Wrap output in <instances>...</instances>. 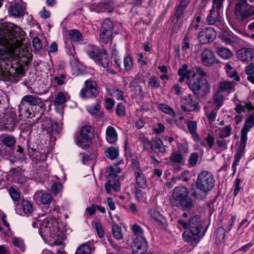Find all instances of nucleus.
Listing matches in <instances>:
<instances>
[{
    "label": "nucleus",
    "mask_w": 254,
    "mask_h": 254,
    "mask_svg": "<svg viewBox=\"0 0 254 254\" xmlns=\"http://www.w3.org/2000/svg\"><path fill=\"white\" fill-rule=\"evenodd\" d=\"M108 173L107 182L105 184V190L107 193H111L113 190L116 192L120 191V183L119 181L118 174L120 173L121 168L119 165L110 166L107 170Z\"/></svg>",
    "instance_id": "4"
},
{
    "label": "nucleus",
    "mask_w": 254,
    "mask_h": 254,
    "mask_svg": "<svg viewBox=\"0 0 254 254\" xmlns=\"http://www.w3.org/2000/svg\"><path fill=\"white\" fill-rule=\"evenodd\" d=\"M124 64L126 71H129L132 69L133 65L132 60L130 56H127L124 58Z\"/></svg>",
    "instance_id": "45"
},
{
    "label": "nucleus",
    "mask_w": 254,
    "mask_h": 254,
    "mask_svg": "<svg viewBox=\"0 0 254 254\" xmlns=\"http://www.w3.org/2000/svg\"><path fill=\"white\" fill-rule=\"evenodd\" d=\"M112 232L114 237L117 240H121L123 237L121 233V228L117 224H114L112 226Z\"/></svg>",
    "instance_id": "46"
},
{
    "label": "nucleus",
    "mask_w": 254,
    "mask_h": 254,
    "mask_svg": "<svg viewBox=\"0 0 254 254\" xmlns=\"http://www.w3.org/2000/svg\"><path fill=\"white\" fill-rule=\"evenodd\" d=\"M187 127L189 131L191 134L192 137L196 142L200 141L199 135L196 133L197 124L195 121H189L187 122Z\"/></svg>",
    "instance_id": "28"
},
{
    "label": "nucleus",
    "mask_w": 254,
    "mask_h": 254,
    "mask_svg": "<svg viewBox=\"0 0 254 254\" xmlns=\"http://www.w3.org/2000/svg\"><path fill=\"white\" fill-rule=\"evenodd\" d=\"M15 144L16 139L13 135H6L2 137L0 145L3 150L11 151L14 150Z\"/></svg>",
    "instance_id": "18"
},
{
    "label": "nucleus",
    "mask_w": 254,
    "mask_h": 254,
    "mask_svg": "<svg viewBox=\"0 0 254 254\" xmlns=\"http://www.w3.org/2000/svg\"><path fill=\"white\" fill-rule=\"evenodd\" d=\"M232 132V127L230 125L225 127H221L219 129L218 132V136L220 138H224L229 136Z\"/></svg>",
    "instance_id": "40"
},
{
    "label": "nucleus",
    "mask_w": 254,
    "mask_h": 254,
    "mask_svg": "<svg viewBox=\"0 0 254 254\" xmlns=\"http://www.w3.org/2000/svg\"><path fill=\"white\" fill-rule=\"evenodd\" d=\"M201 61L205 66H211L215 62L219 63L218 60L215 59L214 53L210 49L208 48L204 49L201 54Z\"/></svg>",
    "instance_id": "13"
},
{
    "label": "nucleus",
    "mask_w": 254,
    "mask_h": 254,
    "mask_svg": "<svg viewBox=\"0 0 254 254\" xmlns=\"http://www.w3.org/2000/svg\"><path fill=\"white\" fill-rule=\"evenodd\" d=\"M51 223L48 219H45L41 223H40V227L39 232L41 236L43 233L48 234L50 232Z\"/></svg>",
    "instance_id": "38"
},
{
    "label": "nucleus",
    "mask_w": 254,
    "mask_h": 254,
    "mask_svg": "<svg viewBox=\"0 0 254 254\" xmlns=\"http://www.w3.org/2000/svg\"><path fill=\"white\" fill-rule=\"evenodd\" d=\"M9 193L11 197L14 201H17L20 198V193L13 187L9 189Z\"/></svg>",
    "instance_id": "60"
},
{
    "label": "nucleus",
    "mask_w": 254,
    "mask_h": 254,
    "mask_svg": "<svg viewBox=\"0 0 254 254\" xmlns=\"http://www.w3.org/2000/svg\"><path fill=\"white\" fill-rule=\"evenodd\" d=\"M219 109H216V108H214V109L210 112L206 111L205 115L209 122H213L215 121L217 113V111Z\"/></svg>",
    "instance_id": "56"
},
{
    "label": "nucleus",
    "mask_w": 254,
    "mask_h": 254,
    "mask_svg": "<svg viewBox=\"0 0 254 254\" xmlns=\"http://www.w3.org/2000/svg\"><path fill=\"white\" fill-rule=\"evenodd\" d=\"M169 159L173 164H183L184 162V157L181 151L179 150L173 152Z\"/></svg>",
    "instance_id": "32"
},
{
    "label": "nucleus",
    "mask_w": 254,
    "mask_h": 254,
    "mask_svg": "<svg viewBox=\"0 0 254 254\" xmlns=\"http://www.w3.org/2000/svg\"><path fill=\"white\" fill-rule=\"evenodd\" d=\"M148 213L154 220V224L160 229H165L167 226V221L165 217L158 211L153 208H150Z\"/></svg>",
    "instance_id": "15"
},
{
    "label": "nucleus",
    "mask_w": 254,
    "mask_h": 254,
    "mask_svg": "<svg viewBox=\"0 0 254 254\" xmlns=\"http://www.w3.org/2000/svg\"><path fill=\"white\" fill-rule=\"evenodd\" d=\"M216 54L224 60H229L233 56L232 52L228 48L220 47H217L216 50Z\"/></svg>",
    "instance_id": "29"
},
{
    "label": "nucleus",
    "mask_w": 254,
    "mask_h": 254,
    "mask_svg": "<svg viewBox=\"0 0 254 254\" xmlns=\"http://www.w3.org/2000/svg\"><path fill=\"white\" fill-rule=\"evenodd\" d=\"M195 75L199 76V77H207L208 76V73L206 71H205L203 68L200 67L199 66L196 67L195 68V72L193 73L192 74V76L194 77Z\"/></svg>",
    "instance_id": "52"
},
{
    "label": "nucleus",
    "mask_w": 254,
    "mask_h": 254,
    "mask_svg": "<svg viewBox=\"0 0 254 254\" xmlns=\"http://www.w3.org/2000/svg\"><path fill=\"white\" fill-rule=\"evenodd\" d=\"M225 232V230L223 227H218L216 231V239L219 241L224 240Z\"/></svg>",
    "instance_id": "55"
},
{
    "label": "nucleus",
    "mask_w": 254,
    "mask_h": 254,
    "mask_svg": "<svg viewBox=\"0 0 254 254\" xmlns=\"http://www.w3.org/2000/svg\"><path fill=\"white\" fill-rule=\"evenodd\" d=\"M102 53L100 55V57L96 59V62L101 64L104 68H106L109 73L115 74L116 72L114 70L109 64V60L107 56L106 51H102Z\"/></svg>",
    "instance_id": "17"
},
{
    "label": "nucleus",
    "mask_w": 254,
    "mask_h": 254,
    "mask_svg": "<svg viewBox=\"0 0 254 254\" xmlns=\"http://www.w3.org/2000/svg\"><path fill=\"white\" fill-rule=\"evenodd\" d=\"M9 12L15 17H21L24 14L25 8L19 3H15L9 7Z\"/></svg>",
    "instance_id": "24"
},
{
    "label": "nucleus",
    "mask_w": 254,
    "mask_h": 254,
    "mask_svg": "<svg viewBox=\"0 0 254 254\" xmlns=\"http://www.w3.org/2000/svg\"><path fill=\"white\" fill-rule=\"evenodd\" d=\"M106 139L108 142L112 144L115 143L118 140V134L116 129L112 127L109 126L106 130Z\"/></svg>",
    "instance_id": "25"
},
{
    "label": "nucleus",
    "mask_w": 254,
    "mask_h": 254,
    "mask_svg": "<svg viewBox=\"0 0 254 254\" xmlns=\"http://www.w3.org/2000/svg\"><path fill=\"white\" fill-rule=\"evenodd\" d=\"M114 24L110 18H106L102 23L101 31L113 32Z\"/></svg>",
    "instance_id": "39"
},
{
    "label": "nucleus",
    "mask_w": 254,
    "mask_h": 254,
    "mask_svg": "<svg viewBox=\"0 0 254 254\" xmlns=\"http://www.w3.org/2000/svg\"><path fill=\"white\" fill-rule=\"evenodd\" d=\"M147 248V242L144 237L139 236L134 239L132 254H144Z\"/></svg>",
    "instance_id": "11"
},
{
    "label": "nucleus",
    "mask_w": 254,
    "mask_h": 254,
    "mask_svg": "<svg viewBox=\"0 0 254 254\" xmlns=\"http://www.w3.org/2000/svg\"><path fill=\"white\" fill-rule=\"evenodd\" d=\"M69 38L71 41L78 42L82 39V35L80 32L76 29H73L68 32Z\"/></svg>",
    "instance_id": "42"
},
{
    "label": "nucleus",
    "mask_w": 254,
    "mask_h": 254,
    "mask_svg": "<svg viewBox=\"0 0 254 254\" xmlns=\"http://www.w3.org/2000/svg\"><path fill=\"white\" fill-rule=\"evenodd\" d=\"M254 126V114L249 116L246 119L241 131V141L247 143V133Z\"/></svg>",
    "instance_id": "16"
},
{
    "label": "nucleus",
    "mask_w": 254,
    "mask_h": 254,
    "mask_svg": "<svg viewBox=\"0 0 254 254\" xmlns=\"http://www.w3.org/2000/svg\"><path fill=\"white\" fill-rule=\"evenodd\" d=\"M132 230L134 234L136 235L135 238H137L138 237H143L142 236V230L141 227L137 225L134 224L132 226Z\"/></svg>",
    "instance_id": "62"
},
{
    "label": "nucleus",
    "mask_w": 254,
    "mask_h": 254,
    "mask_svg": "<svg viewBox=\"0 0 254 254\" xmlns=\"http://www.w3.org/2000/svg\"><path fill=\"white\" fill-rule=\"evenodd\" d=\"M12 244L20 249L21 251L24 250V246L23 241L18 238H14L12 240Z\"/></svg>",
    "instance_id": "57"
},
{
    "label": "nucleus",
    "mask_w": 254,
    "mask_h": 254,
    "mask_svg": "<svg viewBox=\"0 0 254 254\" xmlns=\"http://www.w3.org/2000/svg\"><path fill=\"white\" fill-rule=\"evenodd\" d=\"M94 227L99 237H103L104 236V230L101 224L100 223L96 222L94 223Z\"/></svg>",
    "instance_id": "63"
},
{
    "label": "nucleus",
    "mask_w": 254,
    "mask_h": 254,
    "mask_svg": "<svg viewBox=\"0 0 254 254\" xmlns=\"http://www.w3.org/2000/svg\"><path fill=\"white\" fill-rule=\"evenodd\" d=\"M114 105L115 101L114 99L110 98H108L106 99L105 106L106 110H111L113 108Z\"/></svg>",
    "instance_id": "64"
},
{
    "label": "nucleus",
    "mask_w": 254,
    "mask_h": 254,
    "mask_svg": "<svg viewBox=\"0 0 254 254\" xmlns=\"http://www.w3.org/2000/svg\"><path fill=\"white\" fill-rule=\"evenodd\" d=\"M186 8V7L180 4L175 7L173 16V23L175 28H178L182 25Z\"/></svg>",
    "instance_id": "12"
},
{
    "label": "nucleus",
    "mask_w": 254,
    "mask_h": 254,
    "mask_svg": "<svg viewBox=\"0 0 254 254\" xmlns=\"http://www.w3.org/2000/svg\"><path fill=\"white\" fill-rule=\"evenodd\" d=\"M237 56L242 61H248L254 59V50L251 48H243L237 52Z\"/></svg>",
    "instance_id": "21"
},
{
    "label": "nucleus",
    "mask_w": 254,
    "mask_h": 254,
    "mask_svg": "<svg viewBox=\"0 0 254 254\" xmlns=\"http://www.w3.org/2000/svg\"><path fill=\"white\" fill-rule=\"evenodd\" d=\"M105 154L108 159L115 160L119 155V148L114 146L109 147L105 150Z\"/></svg>",
    "instance_id": "34"
},
{
    "label": "nucleus",
    "mask_w": 254,
    "mask_h": 254,
    "mask_svg": "<svg viewBox=\"0 0 254 254\" xmlns=\"http://www.w3.org/2000/svg\"><path fill=\"white\" fill-rule=\"evenodd\" d=\"M198 155L197 153H193L190 155L189 159V164L191 167L194 166L198 161Z\"/></svg>",
    "instance_id": "59"
},
{
    "label": "nucleus",
    "mask_w": 254,
    "mask_h": 254,
    "mask_svg": "<svg viewBox=\"0 0 254 254\" xmlns=\"http://www.w3.org/2000/svg\"><path fill=\"white\" fill-rule=\"evenodd\" d=\"M224 100L225 98L220 91L216 90L213 95V102L215 106V108L219 109L223 105Z\"/></svg>",
    "instance_id": "33"
},
{
    "label": "nucleus",
    "mask_w": 254,
    "mask_h": 254,
    "mask_svg": "<svg viewBox=\"0 0 254 254\" xmlns=\"http://www.w3.org/2000/svg\"><path fill=\"white\" fill-rule=\"evenodd\" d=\"M134 175L135 178L137 186L142 189H145L147 187V180L145 176L142 173L141 169L134 170Z\"/></svg>",
    "instance_id": "23"
},
{
    "label": "nucleus",
    "mask_w": 254,
    "mask_h": 254,
    "mask_svg": "<svg viewBox=\"0 0 254 254\" xmlns=\"http://www.w3.org/2000/svg\"><path fill=\"white\" fill-rule=\"evenodd\" d=\"M214 176L206 171H202L197 176L196 188L201 192L194 190L192 191V195L196 199L202 200L204 199L208 194L215 186Z\"/></svg>",
    "instance_id": "2"
},
{
    "label": "nucleus",
    "mask_w": 254,
    "mask_h": 254,
    "mask_svg": "<svg viewBox=\"0 0 254 254\" xmlns=\"http://www.w3.org/2000/svg\"><path fill=\"white\" fill-rule=\"evenodd\" d=\"M35 198H39L40 202L42 204H48L52 202V196L49 193H44L41 194L40 192H37L35 195Z\"/></svg>",
    "instance_id": "36"
},
{
    "label": "nucleus",
    "mask_w": 254,
    "mask_h": 254,
    "mask_svg": "<svg viewBox=\"0 0 254 254\" xmlns=\"http://www.w3.org/2000/svg\"><path fill=\"white\" fill-rule=\"evenodd\" d=\"M235 12L243 19L254 15V0H238Z\"/></svg>",
    "instance_id": "5"
},
{
    "label": "nucleus",
    "mask_w": 254,
    "mask_h": 254,
    "mask_svg": "<svg viewBox=\"0 0 254 254\" xmlns=\"http://www.w3.org/2000/svg\"><path fill=\"white\" fill-rule=\"evenodd\" d=\"M136 198L139 201H144L146 200V194L138 188H135L134 192Z\"/></svg>",
    "instance_id": "48"
},
{
    "label": "nucleus",
    "mask_w": 254,
    "mask_h": 254,
    "mask_svg": "<svg viewBox=\"0 0 254 254\" xmlns=\"http://www.w3.org/2000/svg\"><path fill=\"white\" fill-rule=\"evenodd\" d=\"M207 227L203 229V233L196 232L189 230L186 231L182 234L183 240L185 242L189 243L190 245L194 247L204 236Z\"/></svg>",
    "instance_id": "8"
},
{
    "label": "nucleus",
    "mask_w": 254,
    "mask_h": 254,
    "mask_svg": "<svg viewBox=\"0 0 254 254\" xmlns=\"http://www.w3.org/2000/svg\"><path fill=\"white\" fill-rule=\"evenodd\" d=\"M116 113L120 117H123L125 115V107L122 103H120L117 105Z\"/></svg>",
    "instance_id": "61"
},
{
    "label": "nucleus",
    "mask_w": 254,
    "mask_h": 254,
    "mask_svg": "<svg viewBox=\"0 0 254 254\" xmlns=\"http://www.w3.org/2000/svg\"><path fill=\"white\" fill-rule=\"evenodd\" d=\"M188 85L194 95L198 98L205 97L210 90L208 81L202 77H197L189 80Z\"/></svg>",
    "instance_id": "3"
},
{
    "label": "nucleus",
    "mask_w": 254,
    "mask_h": 254,
    "mask_svg": "<svg viewBox=\"0 0 254 254\" xmlns=\"http://www.w3.org/2000/svg\"><path fill=\"white\" fill-rule=\"evenodd\" d=\"M219 38L226 45H232L235 43L233 34L226 31H223L220 35Z\"/></svg>",
    "instance_id": "35"
},
{
    "label": "nucleus",
    "mask_w": 254,
    "mask_h": 254,
    "mask_svg": "<svg viewBox=\"0 0 254 254\" xmlns=\"http://www.w3.org/2000/svg\"><path fill=\"white\" fill-rule=\"evenodd\" d=\"M216 37V31L209 27L202 29L199 33L197 39L201 44H206L213 42Z\"/></svg>",
    "instance_id": "10"
},
{
    "label": "nucleus",
    "mask_w": 254,
    "mask_h": 254,
    "mask_svg": "<svg viewBox=\"0 0 254 254\" xmlns=\"http://www.w3.org/2000/svg\"><path fill=\"white\" fill-rule=\"evenodd\" d=\"M113 39V32L101 31L100 33V40L104 44L111 43Z\"/></svg>",
    "instance_id": "37"
},
{
    "label": "nucleus",
    "mask_w": 254,
    "mask_h": 254,
    "mask_svg": "<svg viewBox=\"0 0 254 254\" xmlns=\"http://www.w3.org/2000/svg\"><path fill=\"white\" fill-rule=\"evenodd\" d=\"M21 205L25 214H29L33 211V206L28 200H23Z\"/></svg>",
    "instance_id": "51"
},
{
    "label": "nucleus",
    "mask_w": 254,
    "mask_h": 254,
    "mask_svg": "<svg viewBox=\"0 0 254 254\" xmlns=\"http://www.w3.org/2000/svg\"><path fill=\"white\" fill-rule=\"evenodd\" d=\"M236 83L233 81L223 80L219 83V87L217 90L220 92L228 94L235 90Z\"/></svg>",
    "instance_id": "20"
},
{
    "label": "nucleus",
    "mask_w": 254,
    "mask_h": 254,
    "mask_svg": "<svg viewBox=\"0 0 254 254\" xmlns=\"http://www.w3.org/2000/svg\"><path fill=\"white\" fill-rule=\"evenodd\" d=\"M235 110L237 113H241L246 111L253 110H254V107L250 102L243 101L236 106Z\"/></svg>",
    "instance_id": "31"
},
{
    "label": "nucleus",
    "mask_w": 254,
    "mask_h": 254,
    "mask_svg": "<svg viewBox=\"0 0 254 254\" xmlns=\"http://www.w3.org/2000/svg\"><path fill=\"white\" fill-rule=\"evenodd\" d=\"M92 127L89 126L83 127L79 135L75 137L76 143L83 148H87L90 146L92 140Z\"/></svg>",
    "instance_id": "6"
},
{
    "label": "nucleus",
    "mask_w": 254,
    "mask_h": 254,
    "mask_svg": "<svg viewBox=\"0 0 254 254\" xmlns=\"http://www.w3.org/2000/svg\"><path fill=\"white\" fill-rule=\"evenodd\" d=\"M189 194V189L185 186L175 187L170 199L171 205L184 211L193 210L195 206V201Z\"/></svg>",
    "instance_id": "1"
},
{
    "label": "nucleus",
    "mask_w": 254,
    "mask_h": 254,
    "mask_svg": "<svg viewBox=\"0 0 254 254\" xmlns=\"http://www.w3.org/2000/svg\"><path fill=\"white\" fill-rule=\"evenodd\" d=\"M129 158L131 161L132 167L133 171L140 169L139 163L136 155L134 153H131L129 155Z\"/></svg>",
    "instance_id": "49"
},
{
    "label": "nucleus",
    "mask_w": 254,
    "mask_h": 254,
    "mask_svg": "<svg viewBox=\"0 0 254 254\" xmlns=\"http://www.w3.org/2000/svg\"><path fill=\"white\" fill-rule=\"evenodd\" d=\"M12 34V31L5 24H0V46H6L8 44L7 36Z\"/></svg>",
    "instance_id": "19"
},
{
    "label": "nucleus",
    "mask_w": 254,
    "mask_h": 254,
    "mask_svg": "<svg viewBox=\"0 0 254 254\" xmlns=\"http://www.w3.org/2000/svg\"><path fill=\"white\" fill-rule=\"evenodd\" d=\"M105 50V49L103 47L100 48L95 46H91L87 51V54L90 58L96 61V59L99 57L100 55L102 53V51H104Z\"/></svg>",
    "instance_id": "26"
},
{
    "label": "nucleus",
    "mask_w": 254,
    "mask_h": 254,
    "mask_svg": "<svg viewBox=\"0 0 254 254\" xmlns=\"http://www.w3.org/2000/svg\"><path fill=\"white\" fill-rule=\"evenodd\" d=\"M148 84L152 87L158 88L160 85V81L157 77L152 76L149 79Z\"/></svg>",
    "instance_id": "53"
},
{
    "label": "nucleus",
    "mask_w": 254,
    "mask_h": 254,
    "mask_svg": "<svg viewBox=\"0 0 254 254\" xmlns=\"http://www.w3.org/2000/svg\"><path fill=\"white\" fill-rule=\"evenodd\" d=\"M66 101L64 94L63 92H59L55 100V105H60L64 104Z\"/></svg>",
    "instance_id": "50"
},
{
    "label": "nucleus",
    "mask_w": 254,
    "mask_h": 254,
    "mask_svg": "<svg viewBox=\"0 0 254 254\" xmlns=\"http://www.w3.org/2000/svg\"><path fill=\"white\" fill-rule=\"evenodd\" d=\"M147 143L150 145L151 153H154L156 150H158L159 152L161 153H165L166 152L165 146L162 141L159 138H156L152 142L147 141Z\"/></svg>",
    "instance_id": "22"
},
{
    "label": "nucleus",
    "mask_w": 254,
    "mask_h": 254,
    "mask_svg": "<svg viewBox=\"0 0 254 254\" xmlns=\"http://www.w3.org/2000/svg\"><path fill=\"white\" fill-rule=\"evenodd\" d=\"M205 140H201L200 139L199 142L200 144L203 147H206L207 145L209 147V148H211L214 143V137L213 135L210 134H208L206 137Z\"/></svg>",
    "instance_id": "41"
},
{
    "label": "nucleus",
    "mask_w": 254,
    "mask_h": 254,
    "mask_svg": "<svg viewBox=\"0 0 254 254\" xmlns=\"http://www.w3.org/2000/svg\"><path fill=\"white\" fill-rule=\"evenodd\" d=\"M90 246L87 244H83L77 249L75 254H90Z\"/></svg>",
    "instance_id": "44"
},
{
    "label": "nucleus",
    "mask_w": 254,
    "mask_h": 254,
    "mask_svg": "<svg viewBox=\"0 0 254 254\" xmlns=\"http://www.w3.org/2000/svg\"><path fill=\"white\" fill-rule=\"evenodd\" d=\"M203 222L201 218L199 215H194L189 220V229L196 232L203 233Z\"/></svg>",
    "instance_id": "14"
},
{
    "label": "nucleus",
    "mask_w": 254,
    "mask_h": 254,
    "mask_svg": "<svg viewBox=\"0 0 254 254\" xmlns=\"http://www.w3.org/2000/svg\"><path fill=\"white\" fill-rule=\"evenodd\" d=\"M26 102L30 106H40L42 103L41 98L34 95H25L22 99L21 102Z\"/></svg>",
    "instance_id": "30"
},
{
    "label": "nucleus",
    "mask_w": 254,
    "mask_h": 254,
    "mask_svg": "<svg viewBox=\"0 0 254 254\" xmlns=\"http://www.w3.org/2000/svg\"><path fill=\"white\" fill-rule=\"evenodd\" d=\"M246 143H247L240 141V143L238 147L234 156L235 159L233 163L232 166L236 167L238 166L239 162L244 152Z\"/></svg>",
    "instance_id": "27"
},
{
    "label": "nucleus",
    "mask_w": 254,
    "mask_h": 254,
    "mask_svg": "<svg viewBox=\"0 0 254 254\" xmlns=\"http://www.w3.org/2000/svg\"><path fill=\"white\" fill-rule=\"evenodd\" d=\"M158 108L163 112L168 114L171 116H175V113L173 109L169 106L165 104H160L158 105Z\"/></svg>",
    "instance_id": "47"
},
{
    "label": "nucleus",
    "mask_w": 254,
    "mask_h": 254,
    "mask_svg": "<svg viewBox=\"0 0 254 254\" xmlns=\"http://www.w3.org/2000/svg\"><path fill=\"white\" fill-rule=\"evenodd\" d=\"M84 88L81 90L80 95L81 97L94 98L99 94L98 85L93 80H86L85 82Z\"/></svg>",
    "instance_id": "9"
},
{
    "label": "nucleus",
    "mask_w": 254,
    "mask_h": 254,
    "mask_svg": "<svg viewBox=\"0 0 254 254\" xmlns=\"http://www.w3.org/2000/svg\"><path fill=\"white\" fill-rule=\"evenodd\" d=\"M216 14H215V10L214 7H213L210 11L209 14L206 17V21L209 25L216 24L218 26V23L219 22H217L216 20Z\"/></svg>",
    "instance_id": "43"
},
{
    "label": "nucleus",
    "mask_w": 254,
    "mask_h": 254,
    "mask_svg": "<svg viewBox=\"0 0 254 254\" xmlns=\"http://www.w3.org/2000/svg\"><path fill=\"white\" fill-rule=\"evenodd\" d=\"M62 188L63 187L61 183H56L51 186V191L53 193L57 194L61 191Z\"/></svg>",
    "instance_id": "58"
},
{
    "label": "nucleus",
    "mask_w": 254,
    "mask_h": 254,
    "mask_svg": "<svg viewBox=\"0 0 254 254\" xmlns=\"http://www.w3.org/2000/svg\"><path fill=\"white\" fill-rule=\"evenodd\" d=\"M32 43L33 47L35 51H39L42 49V43L39 37H34L33 39Z\"/></svg>",
    "instance_id": "54"
},
{
    "label": "nucleus",
    "mask_w": 254,
    "mask_h": 254,
    "mask_svg": "<svg viewBox=\"0 0 254 254\" xmlns=\"http://www.w3.org/2000/svg\"><path fill=\"white\" fill-rule=\"evenodd\" d=\"M191 94H188L183 97L181 101V107L182 110L185 112H190L193 111H198V101Z\"/></svg>",
    "instance_id": "7"
}]
</instances>
